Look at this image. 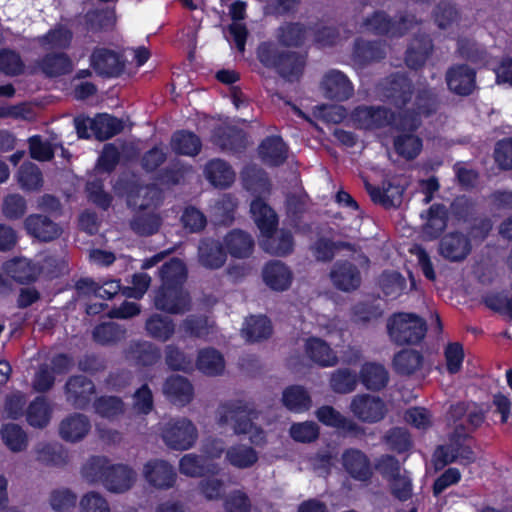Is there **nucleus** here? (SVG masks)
<instances>
[{"label":"nucleus","mask_w":512,"mask_h":512,"mask_svg":"<svg viewBox=\"0 0 512 512\" xmlns=\"http://www.w3.org/2000/svg\"><path fill=\"white\" fill-rule=\"evenodd\" d=\"M471 443L472 437H467L466 433L454 435L450 432V464L458 463L463 467L472 464L476 456Z\"/></svg>","instance_id":"nucleus-42"},{"label":"nucleus","mask_w":512,"mask_h":512,"mask_svg":"<svg viewBox=\"0 0 512 512\" xmlns=\"http://www.w3.org/2000/svg\"><path fill=\"white\" fill-rule=\"evenodd\" d=\"M180 222L183 228L191 234L199 233L207 226L205 214L195 206H187L184 208Z\"/></svg>","instance_id":"nucleus-62"},{"label":"nucleus","mask_w":512,"mask_h":512,"mask_svg":"<svg viewBox=\"0 0 512 512\" xmlns=\"http://www.w3.org/2000/svg\"><path fill=\"white\" fill-rule=\"evenodd\" d=\"M160 287L155 291L154 306L169 314H182L190 308L189 294L184 290L187 269L179 258H171L159 269Z\"/></svg>","instance_id":"nucleus-1"},{"label":"nucleus","mask_w":512,"mask_h":512,"mask_svg":"<svg viewBox=\"0 0 512 512\" xmlns=\"http://www.w3.org/2000/svg\"><path fill=\"white\" fill-rule=\"evenodd\" d=\"M342 465L347 474L359 482L371 480L373 471L368 456L357 448H348L342 453Z\"/></svg>","instance_id":"nucleus-18"},{"label":"nucleus","mask_w":512,"mask_h":512,"mask_svg":"<svg viewBox=\"0 0 512 512\" xmlns=\"http://www.w3.org/2000/svg\"><path fill=\"white\" fill-rule=\"evenodd\" d=\"M90 66L102 77H119L125 70L122 55L105 47L94 48L90 56Z\"/></svg>","instance_id":"nucleus-14"},{"label":"nucleus","mask_w":512,"mask_h":512,"mask_svg":"<svg viewBox=\"0 0 512 512\" xmlns=\"http://www.w3.org/2000/svg\"><path fill=\"white\" fill-rule=\"evenodd\" d=\"M63 389L66 402L77 410H87L96 395L94 382L82 374L69 376Z\"/></svg>","instance_id":"nucleus-12"},{"label":"nucleus","mask_w":512,"mask_h":512,"mask_svg":"<svg viewBox=\"0 0 512 512\" xmlns=\"http://www.w3.org/2000/svg\"><path fill=\"white\" fill-rule=\"evenodd\" d=\"M475 89V71L467 65L450 69V91L460 95H470Z\"/></svg>","instance_id":"nucleus-47"},{"label":"nucleus","mask_w":512,"mask_h":512,"mask_svg":"<svg viewBox=\"0 0 512 512\" xmlns=\"http://www.w3.org/2000/svg\"><path fill=\"white\" fill-rule=\"evenodd\" d=\"M83 476L90 482H101L110 492L123 493L135 481L134 470L125 464H111L105 456H91L82 468Z\"/></svg>","instance_id":"nucleus-3"},{"label":"nucleus","mask_w":512,"mask_h":512,"mask_svg":"<svg viewBox=\"0 0 512 512\" xmlns=\"http://www.w3.org/2000/svg\"><path fill=\"white\" fill-rule=\"evenodd\" d=\"M123 129V121L107 113H99L91 120V131L99 141L109 140L120 134Z\"/></svg>","instance_id":"nucleus-41"},{"label":"nucleus","mask_w":512,"mask_h":512,"mask_svg":"<svg viewBox=\"0 0 512 512\" xmlns=\"http://www.w3.org/2000/svg\"><path fill=\"white\" fill-rule=\"evenodd\" d=\"M37 67L47 78H57L70 74L73 62L66 52L51 51L37 61Z\"/></svg>","instance_id":"nucleus-26"},{"label":"nucleus","mask_w":512,"mask_h":512,"mask_svg":"<svg viewBox=\"0 0 512 512\" xmlns=\"http://www.w3.org/2000/svg\"><path fill=\"white\" fill-rule=\"evenodd\" d=\"M170 146L177 155L195 157L201 152L202 141L196 133L181 129L172 134Z\"/></svg>","instance_id":"nucleus-37"},{"label":"nucleus","mask_w":512,"mask_h":512,"mask_svg":"<svg viewBox=\"0 0 512 512\" xmlns=\"http://www.w3.org/2000/svg\"><path fill=\"white\" fill-rule=\"evenodd\" d=\"M319 426L313 421L292 423L289 429L290 437L298 443H312L319 438Z\"/></svg>","instance_id":"nucleus-61"},{"label":"nucleus","mask_w":512,"mask_h":512,"mask_svg":"<svg viewBox=\"0 0 512 512\" xmlns=\"http://www.w3.org/2000/svg\"><path fill=\"white\" fill-rule=\"evenodd\" d=\"M254 222L260 230L263 250L273 256L286 257L294 251L295 241L291 231L281 229L277 233L278 216L276 212L261 198L256 197L250 205Z\"/></svg>","instance_id":"nucleus-2"},{"label":"nucleus","mask_w":512,"mask_h":512,"mask_svg":"<svg viewBox=\"0 0 512 512\" xmlns=\"http://www.w3.org/2000/svg\"><path fill=\"white\" fill-rule=\"evenodd\" d=\"M316 417L323 425L342 430L352 435H359L363 429L353 420L345 417L333 406L323 405L316 412Z\"/></svg>","instance_id":"nucleus-30"},{"label":"nucleus","mask_w":512,"mask_h":512,"mask_svg":"<svg viewBox=\"0 0 512 512\" xmlns=\"http://www.w3.org/2000/svg\"><path fill=\"white\" fill-rule=\"evenodd\" d=\"M160 431L163 442L170 449L178 451L192 448L198 438L196 426L186 417L170 418L162 425Z\"/></svg>","instance_id":"nucleus-9"},{"label":"nucleus","mask_w":512,"mask_h":512,"mask_svg":"<svg viewBox=\"0 0 512 512\" xmlns=\"http://www.w3.org/2000/svg\"><path fill=\"white\" fill-rule=\"evenodd\" d=\"M5 445L13 452H20L27 447V435L18 424H6L1 430Z\"/></svg>","instance_id":"nucleus-60"},{"label":"nucleus","mask_w":512,"mask_h":512,"mask_svg":"<svg viewBox=\"0 0 512 512\" xmlns=\"http://www.w3.org/2000/svg\"><path fill=\"white\" fill-rule=\"evenodd\" d=\"M306 27L300 22H286L277 30V39L284 47L298 48L306 38Z\"/></svg>","instance_id":"nucleus-53"},{"label":"nucleus","mask_w":512,"mask_h":512,"mask_svg":"<svg viewBox=\"0 0 512 512\" xmlns=\"http://www.w3.org/2000/svg\"><path fill=\"white\" fill-rule=\"evenodd\" d=\"M484 421L483 412L474 405L459 402L450 408V432L454 435L467 434L475 431Z\"/></svg>","instance_id":"nucleus-13"},{"label":"nucleus","mask_w":512,"mask_h":512,"mask_svg":"<svg viewBox=\"0 0 512 512\" xmlns=\"http://www.w3.org/2000/svg\"><path fill=\"white\" fill-rule=\"evenodd\" d=\"M354 416L365 423H376L386 415V405L378 396L369 394L356 395L350 404Z\"/></svg>","instance_id":"nucleus-15"},{"label":"nucleus","mask_w":512,"mask_h":512,"mask_svg":"<svg viewBox=\"0 0 512 512\" xmlns=\"http://www.w3.org/2000/svg\"><path fill=\"white\" fill-rule=\"evenodd\" d=\"M283 406L293 413H303L312 406V399L309 392L301 385H290L282 392Z\"/></svg>","instance_id":"nucleus-43"},{"label":"nucleus","mask_w":512,"mask_h":512,"mask_svg":"<svg viewBox=\"0 0 512 512\" xmlns=\"http://www.w3.org/2000/svg\"><path fill=\"white\" fill-rule=\"evenodd\" d=\"M381 93L386 101L401 111L411 101L414 85L406 74L395 72L383 80Z\"/></svg>","instance_id":"nucleus-11"},{"label":"nucleus","mask_w":512,"mask_h":512,"mask_svg":"<svg viewBox=\"0 0 512 512\" xmlns=\"http://www.w3.org/2000/svg\"><path fill=\"white\" fill-rule=\"evenodd\" d=\"M126 357L137 366L149 367L160 360L161 352L157 346L148 341H136L129 345Z\"/></svg>","instance_id":"nucleus-40"},{"label":"nucleus","mask_w":512,"mask_h":512,"mask_svg":"<svg viewBox=\"0 0 512 512\" xmlns=\"http://www.w3.org/2000/svg\"><path fill=\"white\" fill-rule=\"evenodd\" d=\"M333 285L340 291L351 292L357 290L362 282L359 268L348 260H338L330 271Z\"/></svg>","instance_id":"nucleus-17"},{"label":"nucleus","mask_w":512,"mask_h":512,"mask_svg":"<svg viewBox=\"0 0 512 512\" xmlns=\"http://www.w3.org/2000/svg\"><path fill=\"white\" fill-rule=\"evenodd\" d=\"M427 330L425 319L415 313H394L387 321L388 335L398 346L419 345L424 340Z\"/></svg>","instance_id":"nucleus-6"},{"label":"nucleus","mask_w":512,"mask_h":512,"mask_svg":"<svg viewBox=\"0 0 512 512\" xmlns=\"http://www.w3.org/2000/svg\"><path fill=\"white\" fill-rule=\"evenodd\" d=\"M179 471L185 476L198 478L207 475H217L220 468L218 464L208 461L207 458L190 453L181 457L179 461Z\"/></svg>","instance_id":"nucleus-33"},{"label":"nucleus","mask_w":512,"mask_h":512,"mask_svg":"<svg viewBox=\"0 0 512 512\" xmlns=\"http://www.w3.org/2000/svg\"><path fill=\"white\" fill-rule=\"evenodd\" d=\"M433 51V41L427 34H418L411 40L405 52V64L410 69H420Z\"/></svg>","instance_id":"nucleus-29"},{"label":"nucleus","mask_w":512,"mask_h":512,"mask_svg":"<svg viewBox=\"0 0 512 512\" xmlns=\"http://www.w3.org/2000/svg\"><path fill=\"white\" fill-rule=\"evenodd\" d=\"M24 226L29 235L42 242L55 240L62 233L61 227L56 222L42 214H30L26 217Z\"/></svg>","instance_id":"nucleus-21"},{"label":"nucleus","mask_w":512,"mask_h":512,"mask_svg":"<svg viewBox=\"0 0 512 512\" xmlns=\"http://www.w3.org/2000/svg\"><path fill=\"white\" fill-rule=\"evenodd\" d=\"M26 420L34 428L46 427L51 418V408L44 396H37L26 408Z\"/></svg>","instance_id":"nucleus-51"},{"label":"nucleus","mask_w":512,"mask_h":512,"mask_svg":"<svg viewBox=\"0 0 512 512\" xmlns=\"http://www.w3.org/2000/svg\"><path fill=\"white\" fill-rule=\"evenodd\" d=\"M84 25L87 32L96 34L111 30L115 25L114 13L107 9H92L84 15Z\"/></svg>","instance_id":"nucleus-50"},{"label":"nucleus","mask_w":512,"mask_h":512,"mask_svg":"<svg viewBox=\"0 0 512 512\" xmlns=\"http://www.w3.org/2000/svg\"><path fill=\"white\" fill-rule=\"evenodd\" d=\"M3 269L8 277L19 284H31L39 274L36 265L25 258H13L5 262Z\"/></svg>","instance_id":"nucleus-36"},{"label":"nucleus","mask_w":512,"mask_h":512,"mask_svg":"<svg viewBox=\"0 0 512 512\" xmlns=\"http://www.w3.org/2000/svg\"><path fill=\"white\" fill-rule=\"evenodd\" d=\"M386 56L385 48L376 40H364L356 38L353 45V57L356 62L366 65L371 62L381 61Z\"/></svg>","instance_id":"nucleus-45"},{"label":"nucleus","mask_w":512,"mask_h":512,"mask_svg":"<svg viewBox=\"0 0 512 512\" xmlns=\"http://www.w3.org/2000/svg\"><path fill=\"white\" fill-rule=\"evenodd\" d=\"M210 142L222 152L241 154L247 148L248 135L236 125L220 123L212 128Z\"/></svg>","instance_id":"nucleus-10"},{"label":"nucleus","mask_w":512,"mask_h":512,"mask_svg":"<svg viewBox=\"0 0 512 512\" xmlns=\"http://www.w3.org/2000/svg\"><path fill=\"white\" fill-rule=\"evenodd\" d=\"M91 422L81 413H72L65 417L59 425L60 437L71 443L81 441L89 433Z\"/></svg>","instance_id":"nucleus-31"},{"label":"nucleus","mask_w":512,"mask_h":512,"mask_svg":"<svg viewBox=\"0 0 512 512\" xmlns=\"http://www.w3.org/2000/svg\"><path fill=\"white\" fill-rule=\"evenodd\" d=\"M423 362V356L416 350L404 349L395 354L393 358V367L397 374L412 375Z\"/></svg>","instance_id":"nucleus-55"},{"label":"nucleus","mask_w":512,"mask_h":512,"mask_svg":"<svg viewBox=\"0 0 512 512\" xmlns=\"http://www.w3.org/2000/svg\"><path fill=\"white\" fill-rule=\"evenodd\" d=\"M24 62L18 52L4 48L0 50V71L8 76H19L24 72Z\"/></svg>","instance_id":"nucleus-63"},{"label":"nucleus","mask_w":512,"mask_h":512,"mask_svg":"<svg viewBox=\"0 0 512 512\" xmlns=\"http://www.w3.org/2000/svg\"><path fill=\"white\" fill-rule=\"evenodd\" d=\"M417 23L413 14L404 13L394 20L385 11L377 10L364 19L363 26L377 36L402 37Z\"/></svg>","instance_id":"nucleus-8"},{"label":"nucleus","mask_w":512,"mask_h":512,"mask_svg":"<svg viewBox=\"0 0 512 512\" xmlns=\"http://www.w3.org/2000/svg\"><path fill=\"white\" fill-rule=\"evenodd\" d=\"M448 226V208L444 204H433L426 211V222L422 227V235L427 240L441 237Z\"/></svg>","instance_id":"nucleus-34"},{"label":"nucleus","mask_w":512,"mask_h":512,"mask_svg":"<svg viewBox=\"0 0 512 512\" xmlns=\"http://www.w3.org/2000/svg\"><path fill=\"white\" fill-rule=\"evenodd\" d=\"M352 120L358 128L364 130H378L388 128L391 130H404L406 125L411 127L413 122L408 115H400L399 111H393L386 106L359 105L351 114Z\"/></svg>","instance_id":"nucleus-5"},{"label":"nucleus","mask_w":512,"mask_h":512,"mask_svg":"<svg viewBox=\"0 0 512 512\" xmlns=\"http://www.w3.org/2000/svg\"><path fill=\"white\" fill-rule=\"evenodd\" d=\"M148 334L159 341H167L175 332V324L168 316L153 314L145 324Z\"/></svg>","instance_id":"nucleus-56"},{"label":"nucleus","mask_w":512,"mask_h":512,"mask_svg":"<svg viewBox=\"0 0 512 512\" xmlns=\"http://www.w3.org/2000/svg\"><path fill=\"white\" fill-rule=\"evenodd\" d=\"M93 407L99 416L108 419L115 418L124 411L123 400L118 396L97 397L93 402Z\"/></svg>","instance_id":"nucleus-59"},{"label":"nucleus","mask_w":512,"mask_h":512,"mask_svg":"<svg viewBox=\"0 0 512 512\" xmlns=\"http://www.w3.org/2000/svg\"><path fill=\"white\" fill-rule=\"evenodd\" d=\"M417 131L391 130L393 148L395 153L405 160L411 161L418 157L423 148L422 139L416 135Z\"/></svg>","instance_id":"nucleus-24"},{"label":"nucleus","mask_w":512,"mask_h":512,"mask_svg":"<svg viewBox=\"0 0 512 512\" xmlns=\"http://www.w3.org/2000/svg\"><path fill=\"white\" fill-rule=\"evenodd\" d=\"M126 330L117 323L104 322L93 330V339L100 345L115 344L125 338Z\"/></svg>","instance_id":"nucleus-58"},{"label":"nucleus","mask_w":512,"mask_h":512,"mask_svg":"<svg viewBox=\"0 0 512 512\" xmlns=\"http://www.w3.org/2000/svg\"><path fill=\"white\" fill-rule=\"evenodd\" d=\"M35 41L44 50L65 52L72 45L73 32L63 24H56L43 35L37 36Z\"/></svg>","instance_id":"nucleus-27"},{"label":"nucleus","mask_w":512,"mask_h":512,"mask_svg":"<svg viewBox=\"0 0 512 512\" xmlns=\"http://www.w3.org/2000/svg\"><path fill=\"white\" fill-rule=\"evenodd\" d=\"M37 459L50 466H63L68 461V454L59 444H45L37 452Z\"/></svg>","instance_id":"nucleus-64"},{"label":"nucleus","mask_w":512,"mask_h":512,"mask_svg":"<svg viewBox=\"0 0 512 512\" xmlns=\"http://www.w3.org/2000/svg\"><path fill=\"white\" fill-rule=\"evenodd\" d=\"M322 86L325 96L335 101H346L354 93L352 82L339 70L328 71L322 80Z\"/></svg>","instance_id":"nucleus-22"},{"label":"nucleus","mask_w":512,"mask_h":512,"mask_svg":"<svg viewBox=\"0 0 512 512\" xmlns=\"http://www.w3.org/2000/svg\"><path fill=\"white\" fill-rule=\"evenodd\" d=\"M289 148L280 135L265 137L258 146L261 160L271 167H279L288 159Z\"/></svg>","instance_id":"nucleus-23"},{"label":"nucleus","mask_w":512,"mask_h":512,"mask_svg":"<svg viewBox=\"0 0 512 512\" xmlns=\"http://www.w3.org/2000/svg\"><path fill=\"white\" fill-rule=\"evenodd\" d=\"M228 253L238 259L247 258L254 248V240L251 235L240 229L230 231L224 238Z\"/></svg>","instance_id":"nucleus-44"},{"label":"nucleus","mask_w":512,"mask_h":512,"mask_svg":"<svg viewBox=\"0 0 512 512\" xmlns=\"http://www.w3.org/2000/svg\"><path fill=\"white\" fill-rule=\"evenodd\" d=\"M359 379L361 384L370 391H380L389 382V373L384 365L376 362H365L362 364Z\"/></svg>","instance_id":"nucleus-35"},{"label":"nucleus","mask_w":512,"mask_h":512,"mask_svg":"<svg viewBox=\"0 0 512 512\" xmlns=\"http://www.w3.org/2000/svg\"><path fill=\"white\" fill-rule=\"evenodd\" d=\"M115 190L125 196L126 204L132 210H148L151 207H158L162 201L161 190L156 185H143L138 180L130 178H119Z\"/></svg>","instance_id":"nucleus-7"},{"label":"nucleus","mask_w":512,"mask_h":512,"mask_svg":"<svg viewBox=\"0 0 512 512\" xmlns=\"http://www.w3.org/2000/svg\"><path fill=\"white\" fill-rule=\"evenodd\" d=\"M306 356L320 367H333L338 363V357L330 345L323 339L311 336L305 340Z\"/></svg>","instance_id":"nucleus-32"},{"label":"nucleus","mask_w":512,"mask_h":512,"mask_svg":"<svg viewBox=\"0 0 512 512\" xmlns=\"http://www.w3.org/2000/svg\"><path fill=\"white\" fill-rule=\"evenodd\" d=\"M358 382H360L359 375L349 368H338L334 370L329 379L331 389L338 394L353 392Z\"/></svg>","instance_id":"nucleus-54"},{"label":"nucleus","mask_w":512,"mask_h":512,"mask_svg":"<svg viewBox=\"0 0 512 512\" xmlns=\"http://www.w3.org/2000/svg\"><path fill=\"white\" fill-rule=\"evenodd\" d=\"M165 363L172 371L189 373L194 369L193 357L173 344L165 347Z\"/></svg>","instance_id":"nucleus-57"},{"label":"nucleus","mask_w":512,"mask_h":512,"mask_svg":"<svg viewBox=\"0 0 512 512\" xmlns=\"http://www.w3.org/2000/svg\"><path fill=\"white\" fill-rule=\"evenodd\" d=\"M204 176L215 188L226 189L235 181V172L232 166L221 158H213L204 166Z\"/></svg>","instance_id":"nucleus-28"},{"label":"nucleus","mask_w":512,"mask_h":512,"mask_svg":"<svg viewBox=\"0 0 512 512\" xmlns=\"http://www.w3.org/2000/svg\"><path fill=\"white\" fill-rule=\"evenodd\" d=\"M132 218L129 221V227L132 232L141 237H148L156 234L161 225V216L153 211L134 210Z\"/></svg>","instance_id":"nucleus-38"},{"label":"nucleus","mask_w":512,"mask_h":512,"mask_svg":"<svg viewBox=\"0 0 512 512\" xmlns=\"http://www.w3.org/2000/svg\"><path fill=\"white\" fill-rule=\"evenodd\" d=\"M400 115H408L413 120L409 122L411 127H406L404 130L417 131L422 125V117H428L436 112V102L433 93L428 89L419 90L415 96L413 107L404 108L399 111Z\"/></svg>","instance_id":"nucleus-20"},{"label":"nucleus","mask_w":512,"mask_h":512,"mask_svg":"<svg viewBox=\"0 0 512 512\" xmlns=\"http://www.w3.org/2000/svg\"><path fill=\"white\" fill-rule=\"evenodd\" d=\"M195 365L205 375L218 376L225 369V360L217 349L208 347L198 352Z\"/></svg>","instance_id":"nucleus-46"},{"label":"nucleus","mask_w":512,"mask_h":512,"mask_svg":"<svg viewBox=\"0 0 512 512\" xmlns=\"http://www.w3.org/2000/svg\"><path fill=\"white\" fill-rule=\"evenodd\" d=\"M164 392L173 403L184 406L192 401L194 388L187 378L174 375L165 381Z\"/></svg>","instance_id":"nucleus-39"},{"label":"nucleus","mask_w":512,"mask_h":512,"mask_svg":"<svg viewBox=\"0 0 512 512\" xmlns=\"http://www.w3.org/2000/svg\"><path fill=\"white\" fill-rule=\"evenodd\" d=\"M228 251L226 246L213 237H204L198 245V261L210 270H217L224 266L227 261Z\"/></svg>","instance_id":"nucleus-19"},{"label":"nucleus","mask_w":512,"mask_h":512,"mask_svg":"<svg viewBox=\"0 0 512 512\" xmlns=\"http://www.w3.org/2000/svg\"><path fill=\"white\" fill-rule=\"evenodd\" d=\"M305 63L304 55L297 52L283 51L274 70L283 78L299 77L303 73Z\"/></svg>","instance_id":"nucleus-52"},{"label":"nucleus","mask_w":512,"mask_h":512,"mask_svg":"<svg viewBox=\"0 0 512 512\" xmlns=\"http://www.w3.org/2000/svg\"><path fill=\"white\" fill-rule=\"evenodd\" d=\"M273 332L270 319L265 315H252L245 321L243 333L248 342H260L268 339Z\"/></svg>","instance_id":"nucleus-48"},{"label":"nucleus","mask_w":512,"mask_h":512,"mask_svg":"<svg viewBox=\"0 0 512 512\" xmlns=\"http://www.w3.org/2000/svg\"><path fill=\"white\" fill-rule=\"evenodd\" d=\"M143 475L150 486L160 490L172 488L177 479L174 467L162 459L149 460L144 465Z\"/></svg>","instance_id":"nucleus-16"},{"label":"nucleus","mask_w":512,"mask_h":512,"mask_svg":"<svg viewBox=\"0 0 512 512\" xmlns=\"http://www.w3.org/2000/svg\"><path fill=\"white\" fill-rule=\"evenodd\" d=\"M218 411L219 425L224 426L231 423L236 435L251 433L249 439L252 444L265 443L264 430L253 422L258 417V411L253 405L241 399L228 400L219 406Z\"/></svg>","instance_id":"nucleus-4"},{"label":"nucleus","mask_w":512,"mask_h":512,"mask_svg":"<svg viewBox=\"0 0 512 512\" xmlns=\"http://www.w3.org/2000/svg\"><path fill=\"white\" fill-rule=\"evenodd\" d=\"M262 276L265 284L274 291H286L293 280L291 269L279 260H272L265 264Z\"/></svg>","instance_id":"nucleus-25"},{"label":"nucleus","mask_w":512,"mask_h":512,"mask_svg":"<svg viewBox=\"0 0 512 512\" xmlns=\"http://www.w3.org/2000/svg\"><path fill=\"white\" fill-rule=\"evenodd\" d=\"M225 459L235 468L247 469L257 463L259 456L253 447L237 444L230 446L226 450Z\"/></svg>","instance_id":"nucleus-49"}]
</instances>
